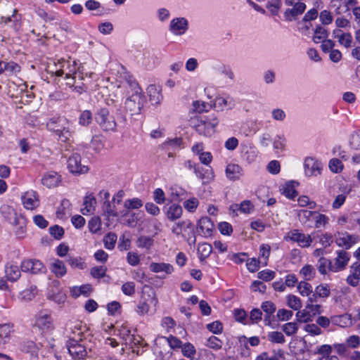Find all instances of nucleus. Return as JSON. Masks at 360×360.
<instances>
[{
	"label": "nucleus",
	"instance_id": "30",
	"mask_svg": "<svg viewBox=\"0 0 360 360\" xmlns=\"http://www.w3.org/2000/svg\"><path fill=\"white\" fill-rule=\"evenodd\" d=\"M225 173L226 177L231 181L239 179L243 174L242 167L239 165L234 163L227 165Z\"/></svg>",
	"mask_w": 360,
	"mask_h": 360
},
{
	"label": "nucleus",
	"instance_id": "43",
	"mask_svg": "<svg viewBox=\"0 0 360 360\" xmlns=\"http://www.w3.org/2000/svg\"><path fill=\"white\" fill-rule=\"evenodd\" d=\"M297 289L300 295L307 297L308 299L314 294L312 286L307 281H301L297 283Z\"/></svg>",
	"mask_w": 360,
	"mask_h": 360
},
{
	"label": "nucleus",
	"instance_id": "14",
	"mask_svg": "<svg viewBox=\"0 0 360 360\" xmlns=\"http://www.w3.org/2000/svg\"><path fill=\"white\" fill-rule=\"evenodd\" d=\"M285 3L289 6H293L292 8L288 9L285 12V16L288 20H292L295 16L302 14L306 8L302 0H284Z\"/></svg>",
	"mask_w": 360,
	"mask_h": 360
},
{
	"label": "nucleus",
	"instance_id": "37",
	"mask_svg": "<svg viewBox=\"0 0 360 360\" xmlns=\"http://www.w3.org/2000/svg\"><path fill=\"white\" fill-rule=\"evenodd\" d=\"M136 245L140 249L149 251L154 246V239L148 236H141L136 239Z\"/></svg>",
	"mask_w": 360,
	"mask_h": 360
},
{
	"label": "nucleus",
	"instance_id": "62",
	"mask_svg": "<svg viewBox=\"0 0 360 360\" xmlns=\"http://www.w3.org/2000/svg\"><path fill=\"white\" fill-rule=\"evenodd\" d=\"M349 146L354 150H360V130L354 132L349 139Z\"/></svg>",
	"mask_w": 360,
	"mask_h": 360
},
{
	"label": "nucleus",
	"instance_id": "21",
	"mask_svg": "<svg viewBox=\"0 0 360 360\" xmlns=\"http://www.w3.org/2000/svg\"><path fill=\"white\" fill-rule=\"evenodd\" d=\"M147 94L152 105H159L163 99L162 87L156 84H150L148 86Z\"/></svg>",
	"mask_w": 360,
	"mask_h": 360
},
{
	"label": "nucleus",
	"instance_id": "28",
	"mask_svg": "<svg viewBox=\"0 0 360 360\" xmlns=\"http://www.w3.org/2000/svg\"><path fill=\"white\" fill-rule=\"evenodd\" d=\"M70 354L75 359H81L86 355L84 347L77 341L71 340L68 345Z\"/></svg>",
	"mask_w": 360,
	"mask_h": 360
},
{
	"label": "nucleus",
	"instance_id": "13",
	"mask_svg": "<svg viewBox=\"0 0 360 360\" xmlns=\"http://www.w3.org/2000/svg\"><path fill=\"white\" fill-rule=\"evenodd\" d=\"M20 199L23 207L26 210H32L39 205V196L34 191L29 190L24 192Z\"/></svg>",
	"mask_w": 360,
	"mask_h": 360
},
{
	"label": "nucleus",
	"instance_id": "12",
	"mask_svg": "<svg viewBox=\"0 0 360 360\" xmlns=\"http://www.w3.org/2000/svg\"><path fill=\"white\" fill-rule=\"evenodd\" d=\"M360 240V238L356 235H352L347 232L338 233L335 242L336 244L342 248L349 249Z\"/></svg>",
	"mask_w": 360,
	"mask_h": 360
},
{
	"label": "nucleus",
	"instance_id": "59",
	"mask_svg": "<svg viewBox=\"0 0 360 360\" xmlns=\"http://www.w3.org/2000/svg\"><path fill=\"white\" fill-rule=\"evenodd\" d=\"M117 239V237L116 234L112 233L107 234L103 238L105 248L108 250H112L115 245Z\"/></svg>",
	"mask_w": 360,
	"mask_h": 360
},
{
	"label": "nucleus",
	"instance_id": "4",
	"mask_svg": "<svg viewBox=\"0 0 360 360\" xmlns=\"http://www.w3.org/2000/svg\"><path fill=\"white\" fill-rule=\"evenodd\" d=\"M1 209L3 212L8 211V213L10 214L11 217H8V220L14 226L16 236L19 238H23L26 233V218L21 214H17L10 207H4Z\"/></svg>",
	"mask_w": 360,
	"mask_h": 360
},
{
	"label": "nucleus",
	"instance_id": "64",
	"mask_svg": "<svg viewBox=\"0 0 360 360\" xmlns=\"http://www.w3.org/2000/svg\"><path fill=\"white\" fill-rule=\"evenodd\" d=\"M205 345L212 349L218 350L221 348V341L215 336L210 337L205 343Z\"/></svg>",
	"mask_w": 360,
	"mask_h": 360
},
{
	"label": "nucleus",
	"instance_id": "63",
	"mask_svg": "<svg viewBox=\"0 0 360 360\" xmlns=\"http://www.w3.org/2000/svg\"><path fill=\"white\" fill-rule=\"evenodd\" d=\"M268 340L274 343L282 344L285 342V338L282 333L278 331H273L269 333L267 335Z\"/></svg>",
	"mask_w": 360,
	"mask_h": 360
},
{
	"label": "nucleus",
	"instance_id": "55",
	"mask_svg": "<svg viewBox=\"0 0 360 360\" xmlns=\"http://www.w3.org/2000/svg\"><path fill=\"white\" fill-rule=\"evenodd\" d=\"M13 332V326L10 324L0 325V343L5 342Z\"/></svg>",
	"mask_w": 360,
	"mask_h": 360
},
{
	"label": "nucleus",
	"instance_id": "35",
	"mask_svg": "<svg viewBox=\"0 0 360 360\" xmlns=\"http://www.w3.org/2000/svg\"><path fill=\"white\" fill-rule=\"evenodd\" d=\"M257 154L258 151L255 147L250 145L243 146L242 158L248 163L254 162L257 160Z\"/></svg>",
	"mask_w": 360,
	"mask_h": 360
},
{
	"label": "nucleus",
	"instance_id": "45",
	"mask_svg": "<svg viewBox=\"0 0 360 360\" xmlns=\"http://www.w3.org/2000/svg\"><path fill=\"white\" fill-rule=\"evenodd\" d=\"M195 173L198 177H199L204 184L209 183L214 179V174L211 169H203L199 167H195Z\"/></svg>",
	"mask_w": 360,
	"mask_h": 360
},
{
	"label": "nucleus",
	"instance_id": "34",
	"mask_svg": "<svg viewBox=\"0 0 360 360\" xmlns=\"http://www.w3.org/2000/svg\"><path fill=\"white\" fill-rule=\"evenodd\" d=\"M330 320L333 324L342 328L349 327L352 324V315L349 314L332 316Z\"/></svg>",
	"mask_w": 360,
	"mask_h": 360
},
{
	"label": "nucleus",
	"instance_id": "18",
	"mask_svg": "<svg viewBox=\"0 0 360 360\" xmlns=\"http://www.w3.org/2000/svg\"><path fill=\"white\" fill-rule=\"evenodd\" d=\"M347 283L352 287H356L360 283V262H354L349 267V274L346 278Z\"/></svg>",
	"mask_w": 360,
	"mask_h": 360
},
{
	"label": "nucleus",
	"instance_id": "27",
	"mask_svg": "<svg viewBox=\"0 0 360 360\" xmlns=\"http://www.w3.org/2000/svg\"><path fill=\"white\" fill-rule=\"evenodd\" d=\"M198 229L202 236L210 237L212 234L214 224L209 218L202 217L198 222Z\"/></svg>",
	"mask_w": 360,
	"mask_h": 360
},
{
	"label": "nucleus",
	"instance_id": "39",
	"mask_svg": "<svg viewBox=\"0 0 360 360\" xmlns=\"http://www.w3.org/2000/svg\"><path fill=\"white\" fill-rule=\"evenodd\" d=\"M6 276L11 281H15L20 277V271L18 266L13 264H8L5 269Z\"/></svg>",
	"mask_w": 360,
	"mask_h": 360
},
{
	"label": "nucleus",
	"instance_id": "25",
	"mask_svg": "<svg viewBox=\"0 0 360 360\" xmlns=\"http://www.w3.org/2000/svg\"><path fill=\"white\" fill-rule=\"evenodd\" d=\"M61 72V77H64L65 79H74V75L77 71V63L75 60H65Z\"/></svg>",
	"mask_w": 360,
	"mask_h": 360
},
{
	"label": "nucleus",
	"instance_id": "53",
	"mask_svg": "<svg viewBox=\"0 0 360 360\" xmlns=\"http://www.w3.org/2000/svg\"><path fill=\"white\" fill-rule=\"evenodd\" d=\"M328 168L333 173L338 174L343 170L344 165L340 159L332 158L328 162Z\"/></svg>",
	"mask_w": 360,
	"mask_h": 360
},
{
	"label": "nucleus",
	"instance_id": "2",
	"mask_svg": "<svg viewBox=\"0 0 360 360\" xmlns=\"http://www.w3.org/2000/svg\"><path fill=\"white\" fill-rule=\"evenodd\" d=\"M103 211V216L107 221V226L113 224L120 219L124 224L130 227H134L143 216V214L141 212H133L127 210L118 213L108 201L104 202Z\"/></svg>",
	"mask_w": 360,
	"mask_h": 360
},
{
	"label": "nucleus",
	"instance_id": "57",
	"mask_svg": "<svg viewBox=\"0 0 360 360\" xmlns=\"http://www.w3.org/2000/svg\"><path fill=\"white\" fill-rule=\"evenodd\" d=\"M183 205L188 212H194L199 205V200L197 198L192 197L186 200L183 202Z\"/></svg>",
	"mask_w": 360,
	"mask_h": 360
},
{
	"label": "nucleus",
	"instance_id": "11",
	"mask_svg": "<svg viewBox=\"0 0 360 360\" xmlns=\"http://www.w3.org/2000/svg\"><path fill=\"white\" fill-rule=\"evenodd\" d=\"M96 121L105 131H112L115 129L116 122L112 116L109 115L106 109H101L96 116Z\"/></svg>",
	"mask_w": 360,
	"mask_h": 360
},
{
	"label": "nucleus",
	"instance_id": "48",
	"mask_svg": "<svg viewBox=\"0 0 360 360\" xmlns=\"http://www.w3.org/2000/svg\"><path fill=\"white\" fill-rule=\"evenodd\" d=\"M143 206V201L138 198L127 199L124 202V207L127 211L138 210Z\"/></svg>",
	"mask_w": 360,
	"mask_h": 360
},
{
	"label": "nucleus",
	"instance_id": "31",
	"mask_svg": "<svg viewBox=\"0 0 360 360\" xmlns=\"http://www.w3.org/2000/svg\"><path fill=\"white\" fill-rule=\"evenodd\" d=\"M96 199L92 194H89L85 196L83 202V207L81 212L84 215L94 214L96 211Z\"/></svg>",
	"mask_w": 360,
	"mask_h": 360
},
{
	"label": "nucleus",
	"instance_id": "40",
	"mask_svg": "<svg viewBox=\"0 0 360 360\" xmlns=\"http://www.w3.org/2000/svg\"><path fill=\"white\" fill-rule=\"evenodd\" d=\"M299 275L304 281H311L315 278L316 270L311 264H304L299 271Z\"/></svg>",
	"mask_w": 360,
	"mask_h": 360
},
{
	"label": "nucleus",
	"instance_id": "32",
	"mask_svg": "<svg viewBox=\"0 0 360 360\" xmlns=\"http://www.w3.org/2000/svg\"><path fill=\"white\" fill-rule=\"evenodd\" d=\"M333 35L335 39H337L339 44L346 48L352 46V36L349 32H344L339 29H335L333 32Z\"/></svg>",
	"mask_w": 360,
	"mask_h": 360
},
{
	"label": "nucleus",
	"instance_id": "15",
	"mask_svg": "<svg viewBox=\"0 0 360 360\" xmlns=\"http://www.w3.org/2000/svg\"><path fill=\"white\" fill-rule=\"evenodd\" d=\"M299 186L300 183L297 181L289 180L280 186L279 191L288 199L294 200L298 195L296 188Z\"/></svg>",
	"mask_w": 360,
	"mask_h": 360
},
{
	"label": "nucleus",
	"instance_id": "44",
	"mask_svg": "<svg viewBox=\"0 0 360 360\" xmlns=\"http://www.w3.org/2000/svg\"><path fill=\"white\" fill-rule=\"evenodd\" d=\"M233 211L238 210L243 214H250L253 212L255 206L250 200H244L240 204H236L231 207Z\"/></svg>",
	"mask_w": 360,
	"mask_h": 360
},
{
	"label": "nucleus",
	"instance_id": "8",
	"mask_svg": "<svg viewBox=\"0 0 360 360\" xmlns=\"http://www.w3.org/2000/svg\"><path fill=\"white\" fill-rule=\"evenodd\" d=\"M304 174L307 177L317 176L323 169V163L316 158L307 157L303 163Z\"/></svg>",
	"mask_w": 360,
	"mask_h": 360
},
{
	"label": "nucleus",
	"instance_id": "33",
	"mask_svg": "<svg viewBox=\"0 0 360 360\" xmlns=\"http://www.w3.org/2000/svg\"><path fill=\"white\" fill-rule=\"evenodd\" d=\"M50 271L57 278H61L67 273V268L63 261L53 259L49 265Z\"/></svg>",
	"mask_w": 360,
	"mask_h": 360
},
{
	"label": "nucleus",
	"instance_id": "38",
	"mask_svg": "<svg viewBox=\"0 0 360 360\" xmlns=\"http://www.w3.org/2000/svg\"><path fill=\"white\" fill-rule=\"evenodd\" d=\"M350 289L345 288L341 291V295L335 297V302L340 303L342 307H348L352 304V298L349 295Z\"/></svg>",
	"mask_w": 360,
	"mask_h": 360
},
{
	"label": "nucleus",
	"instance_id": "5",
	"mask_svg": "<svg viewBox=\"0 0 360 360\" xmlns=\"http://www.w3.org/2000/svg\"><path fill=\"white\" fill-rule=\"evenodd\" d=\"M218 124V117L215 115H211L205 120H199L195 127L200 134L205 136H211L215 133Z\"/></svg>",
	"mask_w": 360,
	"mask_h": 360
},
{
	"label": "nucleus",
	"instance_id": "41",
	"mask_svg": "<svg viewBox=\"0 0 360 360\" xmlns=\"http://www.w3.org/2000/svg\"><path fill=\"white\" fill-rule=\"evenodd\" d=\"M197 252L198 258L201 262L205 261L212 253V247L207 243H202L198 245Z\"/></svg>",
	"mask_w": 360,
	"mask_h": 360
},
{
	"label": "nucleus",
	"instance_id": "22",
	"mask_svg": "<svg viewBox=\"0 0 360 360\" xmlns=\"http://www.w3.org/2000/svg\"><path fill=\"white\" fill-rule=\"evenodd\" d=\"M64 61V58L49 59V61L46 62V72L51 75H56L58 77H60L63 69L61 66L63 65Z\"/></svg>",
	"mask_w": 360,
	"mask_h": 360
},
{
	"label": "nucleus",
	"instance_id": "29",
	"mask_svg": "<svg viewBox=\"0 0 360 360\" xmlns=\"http://www.w3.org/2000/svg\"><path fill=\"white\" fill-rule=\"evenodd\" d=\"M330 288L328 284L321 283L315 288V292L311 297H309V302H314L316 301L317 297L327 298L330 296Z\"/></svg>",
	"mask_w": 360,
	"mask_h": 360
},
{
	"label": "nucleus",
	"instance_id": "56",
	"mask_svg": "<svg viewBox=\"0 0 360 360\" xmlns=\"http://www.w3.org/2000/svg\"><path fill=\"white\" fill-rule=\"evenodd\" d=\"M328 37V31L325 28L318 26L313 36V41L315 43H320Z\"/></svg>",
	"mask_w": 360,
	"mask_h": 360
},
{
	"label": "nucleus",
	"instance_id": "1",
	"mask_svg": "<svg viewBox=\"0 0 360 360\" xmlns=\"http://www.w3.org/2000/svg\"><path fill=\"white\" fill-rule=\"evenodd\" d=\"M113 71L117 72L115 77L108 78L109 86L101 87L98 94L104 98L107 105H112L118 95L122 92V89H127V96L124 103L126 110L131 115L139 114L146 101L142 89L136 83H130L128 81L127 75L123 68L117 65V69H114Z\"/></svg>",
	"mask_w": 360,
	"mask_h": 360
},
{
	"label": "nucleus",
	"instance_id": "20",
	"mask_svg": "<svg viewBox=\"0 0 360 360\" xmlns=\"http://www.w3.org/2000/svg\"><path fill=\"white\" fill-rule=\"evenodd\" d=\"M20 268L24 272H30L33 274H37L42 270L44 264L39 260L25 259L22 262Z\"/></svg>",
	"mask_w": 360,
	"mask_h": 360
},
{
	"label": "nucleus",
	"instance_id": "49",
	"mask_svg": "<svg viewBox=\"0 0 360 360\" xmlns=\"http://www.w3.org/2000/svg\"><path fill=\"white\" fill-rule=\"evenodd\" d=\"M286 303L290 309L295 311L300 309L302 305L301 300L297 296L291 294L286 296Z\"/></svg>",
	"mask_w": 360,
	"mask_h": 360
},
{
	"label": "nucleus",
	"instance_id": "9",
	"mask_svg": "<svg viewBox=\"0 0 360 360\" xmlns=\"http://www.w3.org/2000/svg\"><path fill=\"white\" fill-rule=\"evenodd\" d=\"M336 254L337 257L331 261L332 264L330 265V271L335 273L344 270L350 259L349 254L345 250H338Z\"/></svg>",
	"mask_w": 360,
	"mask_h": 360
},
{
	"label": "nucleus",
	"instance_id": "47",
	"mask_svg": "<svg viewBox=\"0 0 360 360\" xmlns=\"http://www.w3.org/2000/svg\"><path fill=\"white\" fill-rule=\"evenodd\" d=\"M102 223L100 217L94 216L88 222L89 231L94 234L98 233L101 230Z\"/></svg>",
	"mask_w": 360,
	"mask_h": 360
},
{
	"label": "nucleus",
	"instance_id": "54",
	"mask_svg": "<svg viewBox=\"0 0 360 360\" xmlns=\"http://www.w3.org/2000/svg\"><path fill=\"white\" fill-rule=\"evenodd\" d=\"M181 348L183 355L185 357L193 360L196 353L195 347L191 343L187 342L184 345H182Z\"/></svg>",
	"mask_w": 360,
	"mask_h": 360
},
{
	"label": "nucleus",
	"instance_id": "51",
	"mask_svg": "<svg viewBox=\"0 0 360 360\" xmlns=\"http://www.w3.org/2000/svg\"><path fill=\"white\" fill-rule=\"evenodd\" d=\"M297 205L301 207H307L309 209H314L316 207V202L311 200L307 195H300L297 198Z\"/></svg>",
	"mask_w": 360,
	"mask_h": 360
},
{
	"label": "nucleus",
	"instance_id": "3",
	"mask_svg": "<svg viewBox=\"0 0 360 360\" xmlns=\"http://www.w3.org/2000/svg\"><path fill=\"white\" fill-rule=\"evenodd\" d=\"M158 304L155 295L143 294L136 306V312L140 316H153L157 311Z\"/></svg>",
	"mask_w": 360,
	"mask_h": 360
},
{
	"label": "nucleus",
	"instance_id": "61",
	"mask_svg": "<svg viewBox=\"0 0 360 360\" xmlns=\"http://www.w3.org/2000/svg\"><path fill=\"white\" fill-rule=\"evenodd\" d=\"M49 233L56 240H60L65 233V231L63 227L58 225H54L49 228Z\"/></svg>",
	"mask_w": 360,
	"mask_h": 360
},
{
	"label": "nucleus",
	"instance_id": "19",
	"mask_svg": "<svg viewBox=\"0 0 360 360\" xmlns=\"http://www.w3.org/2000/svg\"><path fill=\"white\" fill-rule=\"evenodd\" d=\"M149 269L154 274H163L164 276L171 275L174 271V266L166 262H153L149 264Z\"/></svg>",
	"mask_w": 360,
	"mask_h": 360
},
{
	"label": "nucleus",
	"instance_id": "23",
	"mask_svg": "<svg viewBox=\"0 0 360 360\" xmlns=\"http://www.w3.org/2000/svg\"><path fill=\"white\" fill-rule=\"evenodd\" d=\"M309 216H312L314 226L316 229L326 228L329 224L330 219L325 214L319 212H305Z\"/></svg>",
	"mask_w": 360,
	"mask_h": 360
},
{
	"label": "nucleus",
	"instance_id": "50",
	"mask_svg": "<svg viewBox=\"0 0 360 360\" xmlns=\"http://www.w3.org/2000/svg\"><path fill=\"white\" fill-rule=\"evenodd\" d=\"M71 203L67 199H63L61 202L60 207L58 208L56 211V215L58 218H63L67 214H68L70 211Z\"/></svg>",
	"mask_w": 360,
	"mask_h": 360
},
{
	"label": "nucleus",
	"instance_id": "26",
	"mask_svg": "<svg viewBox=\"0 0 360 360\" xmlns=\"http://www.w3.org/2000/svg\"><path fill=\"white\" fill-rule=\"evenodd\" d=\"M165 214L168 220L174 221L181 218L183 209L179 204L172 203L165 209Z\"/></svg>",
	"mask_w": 360,
	"mask_h": 360
},
{
	"label": "nucleus",
	"instance_id": "58",
	"mask_svg": "<svg viewBox=\"0 0 360 360\" xmlns=\"http://www.w3.org/2000/svg\"><path fill=\"white\" fill-rule=\"evenodd\" d=\"M271 248L267 244H262L259 247V260L265 266L270 255Z\"/></svg>",
	"mask_w": 360,
	"mask_h": 360
},
{
	"label": "nucleus",
	"instance_id": "17",
	"mask_svg": "<svg viewBox=\"0 0 360 360\" xmlns=\"http://www.w3.org/2000/svg\"><path fill=\"white\" fill-rule=\"evenodd\" d=\"M193 231V224L188 220H182L175 223L172 228V232L176 235H182L185 236L186 234H190Z\"/></svg>",
	"mask_w": 360,
	"mask_h": 360
},
{
	"label": "nucleus",
	"instance_id": "16",
	"mask_svg": "<svg viewBox=\"0 0 360 360\" xmlns=\"http://www.w3.org/2000/svg\"><path fill=\"white\" fill-rule=\"evenodd\" d=\"M214 108L217 111H224L225 110H232L236 106V101L230 96H217L213 103Z\"/></svg>",
	"mask_w": 360,
	"mask_h": 360
},
{
	"label": "nucleus",
	"instance_id": "36",
	"mask_svg": "<svg viewBox=\"0 0 360 360\" xmlns=\"http://www.w3.org/2000/svg\"><path fill=\"white\" fill-rule=\"evenodd\" d=\"M92 291V288L89 284H84L79 286H73L70 288V294L72 297L77 298L81 295L88 297Z\"/></svg>",
	"mask_w": 360,
	"mask_h": 360
},
{
	"label": "nucleus",
	"instance_id": "60",
	"mask_svg": "<svg viewBox=\"0 0 360 360\" xmlns=\"http://www.w3.org/2000/svg\"><path fill=\"white\" fill-rule=\"evenodd\" d=\"M345 344L348 349H357L360 347V337L356 335H350L346 339Z\"/></svg>",
	"mask_w": 360,
	"mask_h": 360
},
{
	"label": "nucleus",
	"instance_id": "10",
	"mask_svg": "<svg viewBox=\"0 0 360 360\" xmlns=\"http://www.w3.org/2000/svg\"><path fill=\"white\" fill-rule=\"evenodd\" d=\"M68 169L75 174H85L89 171V167L81 163V157L77 153H73L69 157Z\"/></svg>",
	"mask_w": 360,
	"mask_h": 360
},
{
	"label": "nucleus",
	"instance_id": "42",
	"mask_svg": "<svg viewBox=\"0 0 360 360\" xmlns=\"http://www.w3.org/2000/svg\"><path fill=\"white\" fill-rule=\"evenodd\" d=\"M62 181L61 176L54 171H50L46 174V187L55 188L58 186Z\"/></svg>",
	"mask_w": 360,
	"mask_h": 360
},
{
	"label": "nucleus",
	"instance_id": "24",
	"mask_svg": "<svg viewBox=\"0 0 360 360\" xmlns=\"http://www.w3.org/2000/svg\"><path fill=\"white\" fill-rule=\"evenodd\" d=\"M272 148L276 154H280L285 151L287 139L283 134H277L272 139Z\"/></svg>",
	"mask_w": 360,
	"mask_h": 360
},
{
	"label": "nucleus",
	"instance_id": "52",
	"mask_svg": "<svg viewBox=\"0 0 360 360\" xmlns=\"http://www.w3.org/2000/svg\"><path fill=\"white\" fill-rule=\"evenodd\" d=\"M37 293V287L31 285L29 288H25L20 292L21 299L25 301L32 300Z\"/></svg>",
	"mask_w": 360,
	"mask_h": 360
},
{
	"label": "nucleus",
	"instance_id": "7",
	"mask_svg": "<svg viewBox=\"0 0 360 360\" xmlns=\"http://www.w3.org/2000/svg\"><path fill=\"white\" fill-rule=\"evenodd\" d=\"M284 240L297 243L301 248H309L313 242L311 235L305 234L298 229H293L287 233L284 236Z\"/></svg>",
	"mask_w": 360,
	"mask_h": 360
},
{
	"label": "nucleus",
	"instance_id": "46",
	"mask_svg": "<svg viewBox=\"0 0 360 360\" xmlns=\"http://www.w3.org/2000/svg\"><path fill=\"white\" fill-rule=\"evenodd\" d=\"M313 314L311 313L310 310L307 309V305L304 309L302 310H297L296 313V319L299 322L301 323H307L312 321L313 320Z\"/></svg>",
	"mask_w": 360,
	"mask_h": 360
},
{
	"label": "nucleus",
	"instance_id": "6",
	"mask_svg": "<svg viewBox=\"0 0 360 360\" xmlns=\"http://www.w3.org/2000/svg\"><path fill=\"white\" fill-rule=\"evenodd\" d=\"M189 30V22L185 17L173 18L168 25L169 32L174 37H181Z\"/></svg>",
	"mask_w": 360,
	"mask_h": 360
}]
</instances>
